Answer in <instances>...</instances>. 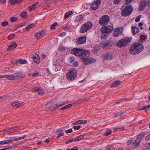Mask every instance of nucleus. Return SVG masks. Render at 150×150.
I'll list each match as a JSON object with an SVG mask.
<instances>
[{"label": "nucleus", "mask_w": 150, "mask_h": 150, "mask_svg": "<svg viewBox=\"0 0 150 150\" xmlns=\"http://www.w3.org/2000/svg\"><path fill=\"white\" fill-rule=\"evenodd\" d=\"M90 54V51L83 49L82 55V59L85 64H88L95 62L96 60L93 58H88Z\"/></svg>", "instance_id": "1"}, {"label": "nucleus", "mask_w": 150, "mask_h": 150, "mask_svg": "<svg viewBox=\"0 0 150 150\" xmlns=\"http://www.w3.org/2000/svg\"><path fill=\"white\" fill-rule=\"evenodd\" d=\"M77 73L76 70L74 68L70 69L66 74L67 78L69 80H74L76 77Z\"/></svg>", "instance_id": "2"}, {"label": "nucleus", "mask_w": 150, "mask_h": 150, "mask_svg": "<svg viewBox=\"0 0 150 150\" xmlns=\"http://www.w3.org/2000/svg\"><path fill=\"white\" fill-rule=\"evenodd\" d=\"M92 25V23L91 22H87L81 26L80 30V32L84 33L86 32L91 28Z\"/></svg>", "instance_id": "3"}, {"label": "nucleus", "mask_w": 150, "mask_h": 150, "mask_svg": "<svg viewBox=\"0 0 150 150\" xmlns=\"http://www.w3.org/2000/svg\"><path fill=\"white\" fill-rule=\"evenodd\" d=\"M132 11V8L130 6H127L122 10V15L123 16H127L130 14Z\"/></svg>", "instance_id": "4"}, {"label": "nucleus", "mask_w": 150, "mask_h": 150, "mask_svg": "<svg viewBox=\"0 0 150 150\" xmlns=\"http://www.w3.org/2000/svg\"><path fill=\"white\" fill-rule=\"evenodd\" d=\"M129 42L128 39H123L119 40L117 42L116 45L119 47H122L127 45Z\"/></svg>", "instance_id": "5"}, {"label": "nucleus", "mask_w": 150, "mask_h": 150, "mask_svg": "<svg viewBox=\"0 0 150 150\" xmlns=\"http://www.w3.org/2000/svg\"><path fill=\"white\" fill-rule=\"evenodd\" d=\"M109 21V17L107 15L103 16L99 20V23L101 25H104L107 24Z\"/></svg>", "instance_id": "6"}, {"label": "nucleus", "mask_w": 150, "mask_h": 150, "mask_svg": "<svg viewBox=\"0 0 150 150\" xmlns=\"http://www.w3.org/2000/svg\"><path fill=\"white\" fill-rule=\"evenodd\" d=\"M83 49L79 48H75L73 49L71 52L72 54H74L76 56H79L81 55Z\"/></svg>", "instance_id": "7"}, {"label": "nucleus", "mask_w": 150, "mask_h": 150, "mask_svg": "<svg viewBox=\"0 0 150 150\" xmlns=\"http://www.w3.org/2000/svg\"><path fill=\"white\" fill-rule=\"evenodd\" d=\"M46 34L45 31L44 30L38 32L37 33H36L35 35V36L36 39H38L44 36Z\"/></svg>", "instance_id": "8"}, {"label": "nucleus", "mask_w": 150, "mask_h": 150, "mask_svg": "<svg viewBox=\"0 0 150 150\" xmlns=\"http://www.w3.org/2000/svg\"><path fill=\"white\" fill-rule=\"evenodd\" d=\"M18 103L17 101L12 102L11 103V105L13 108L16 109L21 107L24 104L23 102Z\"/></svg>", "instance_id": "9"}, {"label": "nucleus", "mask_w": 150, "mask_h": 150, "mask_svg": "<svg viewBox=\"0 0 150 150\" xmlns=\"http://www.w3.org/2000/svg\"><path fill=\"white\" fill-rule=\"evenodd\" d=\"M101 28L102 32L105 31L108 33L111 32L113 30L112 24V25H107L105 27H103Z\"/></svg>", "instance_id": "10"}, {"label": "nucleus", "mask_w": 150, "mask_h": 150, "mask_svg": "<svg viewBox=\"0 0 150 150\" xmlns=\"http://www.w3.org/2000/svg\"><path fill=\"white\" fill-rule=\"evenodd\" d=\"M101 3V1L97 0L94 1L92 4L91 7L93 10H96L99 6Z\"/></svg>", "instance_id": "11"}, {"label": "nucleus", "mask_w": 150, "mask_h": 150, "mask_svg": "<svg viewBox=\"0 0 150 150\" xmlns=\"http://www.w3.org/2000/svg\"><path fill=\"white\" fill-rule=\"evenodd\" d=\"M134 44H133L131 46L130 48V52L132 54H137L139 53L138 52V50H137L136 48V47Z\"/></svg>", "instance_id": "12"}, {"label": "nucleus", "mask_w": 150, "mask_h": 150, "mask_svg": "<svg viewBox=\"0 0 150 150\" xmlns=\"http://www.w3.org/2000/svg\"><path fill=\"white\" fill-rule=\"evenodd\" d=\"M34 62L38 64L39 63L40 58L38 55L36 53H34L31 56Z\"/></svg>", "instance_id": "13"}, {"label": "nucleus", "mask_w": 150, "mask_h": 150, "mask_svg": "<svg viewBox=\"0 0 150 150\" xmlns=\"http://www.w3.org/2000/svg\"><path fill=\"white\" fill-rule=\"evenodd\" d=\"M32 91L33 92H38L40 95H42L44 93L42 89L40 87H38L33 88Z\"/></svg>", "instance_id": "14"}, {"label": "nucleus", "mask_w": 150, "mask_h": 150, "mask_svg": "<svg viewBox=\"0 0 150 150\" xmlns=\"http://www.w3.org/2000/svg\"><path fill=\"white\" fill-rule=\"evenodd\" d=\"M86 37L85 36L79 38L77 41V44H80L85 43L86 42Z\"/></svg>", "instance_id": "15"}, {"label": "nucleus", "mask_w": 150, "mask_h": 150, "mask_svg": "<svg viewBox=\"0 0 150 150\" xmlns=\"http://www.w3.org/2000/svg\"><path fill=\"white\" fill-rule=\"evenodd\" d=\"M136 48L138 50L139 53L141 52L144 49V46L143 45L140 43H136L135 44Z\"/></svg>", "instance_id": "16"}, {"label": "nucleus", "mask_w": 150, "mask_h": 150, "mask_svg": "<svg viewBox=\"0 0 150 150\" xmlns=\"http://www.w3.org/2000/svg\"><path fill=\"white\" fill-rule=\"evenodd\" d=\"M147 4V1L146 0H144L142 2L139 7V10L142 11L143 10Z\"/></svg>", "instance_id": "17"}, {"label": "nucleus", "mask_w": 150, "mask_h": 150, "mask_svg": "<svg viewBox=\"0 0 150 150\" xmlns=\"http://www.w3.org/2000/svg\"><path fill=\"white\" fill-rule=\"evenodd\" d=\"M103 58L106 60H111L113 58V55L112 54L108 53L104 55Z\"/></svg>", "instance_id": "18"}, {"label": "nucleus", "mask_w": 150, "mask_h": 150, "mask_svg": "<svg viewBox=\"0 0 150 150\" xmlns=\"http://www.w3.org/2000/svg\"><path fill=\"white\" fill-rule=\"evenodd\" d=\"M122 31L121 29L118 28L115 29L113 34L114 36L117 37L120 35Z\"/></svg>", "instance_id": "19"}, {"label": "nucleus", "mask_w": 150, "mask_h": 150, "mask_svg": "<svg viewBox=\"0 0 150 150\" xmlns=\"http://www.w3.org/2000/svg\"><path fill=\"white\" fill-rule=\"evenodd\" d=\"M17 46V45L15 42H13L8 47V50H11L15 47Z\"/></svg>", "instance_id": "20"}, {"label": "nucleus", "mask_w": 150, "mask_h": 150, "mask_svg": "<svg viewBox=\"0 0 150 150\" xmlns=\"http://www.w3.org/2000/svg\"><path fill=\"white\" fill-rule=\"evenodd\" d=\"M83 17L81 15L77 16L75 18V21L78 23H81L82 21Z\"/></svg>", "instance_id": "21"}, {"label": "nucleus", "mask_w": 150, "mask_h": 150, "mask_svg": "<svg viewBox=\"0 0 150 150\" xmlns=\"http://www.w3.org/2000/svg\"><path fill=\"white\" fill-rule=\"evenodd\" d=\"M132 32L134 35H135L139 31V29L134 26H132Z\"/></svg>", "instance_id": "22"}, {"label": "nucleus", "mask_w": 150, "mask_h": 150, "mask_svg": "<svg viewBox=\"0 0 150 150\" xmlns=\"http://www.w3.org/2000/svg\"><path fill=\"white\" fill-rule=\"evenodd\" d=\"M15 79H19L23 77V75L21 73H17L14 74Z\"/></svg>", "instance_id": "23"}, {"label": "nucleus", "mask_w": 150, "mask_h": 150, "mask_svg": "<svg viewBox=\"0 0 150 150\" xmlns=\"http://www.w3.org/2000/svg\"><path fill=\"white\" fill-rule=\"evenodd\" d=\"M87 121L86 120H79L76 122H75L73 124H85L87 123Z\"/></svg>", "instance_id": "24"}, {"label": "nucleus", "mask_w": 150, "mask_h": 150, "mask_svg": "<svg viewBox=\"0 0 150 150\" xmlns=\"http://www.w3.org/2000/svg\"><path fill=\"white\" fill-rule=\"evenodd\" d=\"M100 31L102 33L101 34V37L102 38H106V37L108 36V33L107 32L104 31L103 32H102V28L100 30Z\"/></svg>", "instance_id": "25"}, {"label": "nucleus", "mask_w": 150, "mask_h": 150, "mask_svg": "<svg viewBox=\"0 0 150 150\" xmlns=\"http://www.w3.org/2000/svg\"><path fill=\"white\" fill-rule=\"evenodd\" d=\"M141 139L137 138L136 139L133 143V144L135 146H137L139 145L141 142Z\"/></svg>", "instance_id": "26"}, {"label": "nucleus", "mask_w": 150, "mask_h": 150, "mask_svg": "<svg viewBox=\"0 0 150 150\" xmlns=\"http://www.w3.org/2000/svg\"><path fill=\"white\" fill-rule=\"evenodd\" d=\"M120 83V81L119 80L115 81L111 84L112 87H116L118 86Z\"/></svg>", "instance_id": "27"}, {"label": "nucleus", "mask_w": 150, "mask_h": 150, "mask_svg": "<svg viewBox=\"0 0 150 150\" xmlns=\"http://www.w3.org/2000/svg\"><path fill=\"white\" fill-rule=\"evenodd\" d=\"M6 78H7L8 79L11 80H14L15 79L14 75L11 74V75H6Z\"/></svg>", "instance_id": "28"}, {"label": "nucleus", "mask_w": 150, "mask_h": 150, "mask_svg": "<svg viewBox=\"0 0 150 150\" xmlns=\"http://www.w3.org/2000/svg\"><path fill=\"white\" fill-rule=\"evenodd\" d=\"M147 133L146 132H144L142 134H139L137 136V138H138L141 139V140L144 137V135Z\"/></svg>", "instance_id": "29"}, {"label": "nucleus", "mask_w": 150, "mask_h": 150, "mask_svg": "<svg viewBox=\"0 0 150 150\" xmlns=\"http://www.w3.org/2000/svg\"><path fill=\"white\" fill-rule=\"evenodd\" d=\"M40 73L39 72L35 71L34 73H30L29 74V76H39Z\"/></svg>", "instance_id": "30"}, {"label": "nucleus", "mask_w": 150, "mask_h": 150, "mask_svg": "<svg viewBox=\"0 0 150 150\" xmlns=\"http://www.w3.org/2000/svg\"><path fill=\"white\" fill-rule=\"evenodd\" d=\"M14 138L13 137H11L10 138V139L8 140L3 141L4 144H8L11 142L13 140H14Z\"/></svg>", "instance_id": "31"}, {"label": "nucleus", "mask_w": 150, "mask_h": 150, "mask_svg": "<svg viewBox=\"0 0 150 150\" xmlns=\"http://www.w3.org/2000/svg\"><path fill=\"white\" fill-rule=\"evenodd\" d=\"M63 103L62 102H60V103H58L55 104V106H54L52 107V109L54 110L56 108L59 107L61 106V105H63Z\"/></svg>", "instance_id": "32"}, {"label": "nucleus", "mask_w": 150, "mask_h": 150, "mask_svg": "<svg viewBox=\"0 0 150 150\" xmlns=\"http://www.w3.org/2000/svg\"><path fill=\"white\" fill-rule=\"evenodd\" d=\"M108 44L107 42H101L100 44V45L102 47L104 48L106 47Z\"/></svg>", "instance_id": "33"}, {"label": "nucleus", "mask_w": 150, "mask_h": 150, "mask_svg": "<svg viewBox=\"0 0 150 150\" xmlns=\"http://www.w3.org/2000/svg\"><path fill=\"white\" fill-rule=\"evenodd\" d=\"M62 67L61 64H56V68L55 70L56 71H59L61 69Z\"/></svg>", "instance_id": "34"}, {"label": "nucleus", "mask_w": 150, "mask_h": 150, "mask_svg": "<svg viewBox=\"0 0 150 150\" xmlns=\"http://www.w3.org/2000/svg\"><path fill=\"white\" fill-rule=\"evenodd\" d=\"M83 138V136L82 135H81L80 136L74 138L75 141H79L82 139Z\"/></svg>", "instance_id": "35"}, {"label": "nucleus", "mask_w": 150, "mask_h": 150, "mask_svg": "<svg viewBox=\"0 0 150 150\" xmlns=\"http://www.w3.org/2000/svg\"><path fill=\"white\" fill-rule=\"evenodd\" d=\"M72 105V104H69L64 106V107L61 108V110H64V109H67V108L71 107V106Z\"/></svg>", "instance_id": "36"}, {"label": "nucleus", "mask_w": 150, "mask_h": 150, "mask_svg": "<svg viewBox=\"0 0 150 150\" xmlns=\"http://www.w3.org/2000/svg\"><path fill=\"white\" fill-rule=\"evenodd\" d=\"M15 36L14 34H11L9 35L8 37V38L9 40H11Z\"/></svg>", "instance_id": "37"}, {"label": "nucleus", "mask_w": 150, "mask_h": 150, "mask_svg": "<svg viewBox=\"0 0 150 150\" xmlns=\"http://www.w3.org/2000/svg\"><path fill=\"white\" fill-rule=\"evenodd\" d=\"M21 15L23 18H26L27 17V13L25 11L22 12L21 13Z\"/></svg>", "instance_id": "38"}, {"label": "nucleus", "mask_w": 150, "mask_h": 150, "mask_svg": "<svg viewBox=\"0 0 150 150\" xmlns=\"http://www.w3.org/2000/svg\"><path fill=\"white\" fill-rule=\"evenodd\" d=\"M107 150H114L113 146L112 145H108L107 147Z\"/></svg>", "instance_id": "39"}, {"label": "nucleus", "mask_w": 150, "mask_h": 150, "mask_svg": "<svg viewBox=\"0 0 150 150\" xmlns=\"http://www.w3.org/2000/svg\"><path fill=\"white\" fill-rule=\"evenodd\" d=\"M33 26V24H31L28 25L27 27L26 28V30L27 31L30 28H32Z\"/></svg>", "instance_id": "40"}, {"label": "nucleus", "mask_w": 150, "mask_h": 150, "mask_svg": "<svg viewBox=\"0 0 150 150\" xmlns=\"http://www.w3.org/2000/svg\"><path fill=\"white\" fill-rule=\"evenodd\" d=\"M18 62L21 64H25L26 63V60H22L21 59H20L19 60Z\"/></svg>", "instance_id": "41"}, {"label": "nucleus", "mask_w": 150, "mask_h": 150, "mask_svg": "<svg viewBox=\"0 0 150 150\" xmlns=\"http://www.w3.org/2000/svg\"><path fill=\"white\" fill-rule=\"evenodd\" d=\"M8 22L6 21H4L1 22V25L3 26H6L8 24Z\"/></svg>", "instance_id": "42"}, {"label": "nucleus", "mask_w": 150, "mask_h": 150, "mask_svg": "<svg viewBox=\"0 0 150 150\" xmlns=\"http://www.w3.org/2000/svg\"><path fill=\"white\" fill-rule=\"evenodd\" d=\"M17 18L14 17H12L10 18L9 20L12 22H15L17 20Z\"/></svg>", "instance_id": "43"}, {"label": "nucleus", "mask_w": 150, "mask_h": 150, "mask_svg": "<svg viewBox=\"0 0 150 150\" xmlns=\"http://www.w3.org/2000/svg\"><path fill=\"white\" fill-rule=\"evenodd\" d=\"M124 129V127H121L119 128H115L114 129V130L116 132H117L118 131H120V130H122Z\"/></svg>", "instance_id": "44"}, {"label": "nucleus", "mask_w": 150, "mask_h": 150, "mask_svg": "<svg viewBox=\"0 0 150 150\" xmlns=\"http://www.w3.org/2000/svg\"><path fill=\"white\" fill-rule=\"evenodd\" d=\"M64 135V134L63 133H59L57 134V138H58L62 136H63Z\"/></svg>", "instance_id": "45"}, {"label": "nucleus", "mask_w": 150, "mask_h": 150, "mask_svg": "<svg viewBox=\"0 0 150 150\" xmlns=\"http://www.w3.org/2000/svg\"><path fill=\"white\" fill-rule=\"evenodd\" d=\"M82 126H81L77 125L74 127L73 128L74 129L76 130H78Z\"/></svg>", "instance_id": "46"}, {"label": "nucleus", "mask_w": 150, "mask_h": 150, "mask_svg": "<svg viewBox=\"0 0 150 150\" xmlns=\"http://www.w3.org/2000/svg\"><path fill=\"white\" fill-rule=\"evenodd\" d=\"M69 62L71 63L74 62H75V59L73 57H71L69 58Z\"/></svg>", "instance_id": "47"}, {"label": "nucleus", "mask_w": 150, "mask_h": 150, "mask_svg": "<svg viewBox=\"0 0 150 150\" xmlns=\"http://www.w3.org/2000/svg\"><path fill=\"white\" fill-rule=\"evenodd\" d=\"M57 23L56 22L54 23L51 26V28L52 29H53L57 25Z\"/></svg>", "instance_id": "48"}, {"label": "nucleus", "mask_w": 150, "mask_h": 150, "mask_svg": "<svg viewBox=\"0 0 150 150\" xmlns=\"http://www.w3.org/2000/svg\"><path fill=\"white\" fill-rule=\"evenodd\" d=\"M7 98L5 96L0 97V102Z\"/></svg>", "instance_id": "49"}, {"label": "nucleus", "mask_w": 150, "mask_h": 150, "mask_svg": "<svg viewBox=\"0 0 150 150\" xmlns=\"http://www.w3.org/2000/svg\"><path fill=\"white\" fill-rule=\"evenodd\" d=\"M145 146L147 149H150V143L146 144H145Z\"/></svg>", "instance_id": "50"}, {"label": "nucleus", "mask_w": 150, "mask_h": 150, "mask_svg": "<svg viewBox=\"0 0 150 150\" xmlns=\"http://www.w3.org/2000/svg\"><path fill=\"white\" fill-rule=\"evenodd\" d=\"M74 141H75L74 138L72 139H69L68 140H67L65 141V143L66 144H68L69 142H72Z\"/></svg>", "instance_id": "51"}, {"label": "nucleus", "mask_w": 150, "mask_h": 150, "mask_svg": "<svg viewBox=\"0 0 150 150\" xmlns=\"http://www.w3.org/2000/svg\"><path fill=\"white\" fill-rule=\"evenodd\" d=\"M65 132L67 133H70L72 132V130L70 128L68 130H66L65 131Z\"/></svg>", "instance_id": "52"}, {"label": "nucleus", "mask_w": 150, "mask_h": 150, "mask_svg": "<svg viewBox=\"0 0 150 150\" xmlns=\"http://www.w3.org/2000/svg\"><path fill=\"white\" fill-rule=\"evenodd\" d=\"M142 17V16L140 15L138 16L136 19L135 21L136 22H138L140 20V18Z\"/></svg>", "instance_id": "53"}, {"label": "nucleus", "mask_w": 150, "mask_h": 150, "mask_svg": "<svg viewBox=\"0 0 150 150\" xmlns=\"http://www.w3.org/2000/svg\"><path fill=\"white\" fill-rule=\"evenodd\" d=\"M145 139L147 141L150 140V134L145 137Z\"/></svg>", "instance_id": "54"}, {"label": "nucleus", "mask_w": 150, "mask_h": 150, "mask_svg": "<svg viewBox=\"0 0 150 150\" xmlns=\"http://www.w3.org/2000/svg\"><path fill=\"white\" fill-rule=\"evenodd\" d=\"M140 38L142 40H144L145 39L146 37L144 35H142L140 36Z\"/></svg>", "instance_id": "55"}, {"label": "nucleus", "mask_w": 150, "mask_h": 150, "mask_svg": "<svg viewBox=\"0 0 150 150\" xmlns=\"http://www.w3.org/2000/svg\"><path fill=\"white\" fill-rule=\"evenodd\" d=\"M15 129H13V128L11 129V130H9L8 131V132L11 133H13L16 132L15 131Z\"/></svg>", "instance_id": "56"}, {"label": "nucleus", "mask_w": 150, "mask_h": 150, "mask_svg": "<svg viewBox=\"0 0 150 150\" xmlns=\"http://www.w3.org/2000/svg\"><path fill=\"white\" fill-rule=\"evenodd\" d=\"M132 140H129L127 142V144L128 145H129L132 143Z\"/></svg>", "instance_id": "57"}, {"label": "nucleus", "mask_w": 150, "mask_h": 150, "mask_svg": "<svg viewBox=\"0 0 150 150\" xmlns=\"http://www.w3.org/2000/svg\"><path fill=\"white\" fill-rule=\"evenodd\" d=\"M111 132H112L111 131H109V132H107L106 133L105 135L106 136H108L110 135L111 134Z\"/></svg>", "instance_id": "58"}, {"label": "nucleus", "mask_w": 150, "mask_h": 150, "mask_svg": "<svg viewBox=\"0 0 150 150\" xmlns=\"http://www.w3.org/2000/svg\"><path fill=\"white\" fill-rule=\"evenodd\" d=\"M14 129H15V131H16V132H18L19 131L20 129V128L19 127H15Z\"/></svg>", "instance_id": "59"}, {"label": "nucleus", "mask_w": 150, "mask_h": 150, "mask_svg": "<svg viewBox=\"0 0 150 150\" xmlns=\"http://www.w3.org/2000/svg\"><path fill=\"white\" fill-rule=\"evenodd\" d=\"M69 16L68 15V13L67 12L65 15L64 18L65 19L67 18H69Z\"/></svg>", "instance_id": "60"}, {"label": "nucleus", "mask_w": 150, "mask_h": 150, "mask_svg": "<svg viewBox=\"0 0 150 150\" xmlns=\"http://www.w3.org/2000/svg\"><path fill=\"white\" fill-rule=\"evenodd\" d=\"M23 0H16L15 1V3L17 4H19L21 3Z\"/></svg>", "instance_id": "61"}, {"label": "nucleus", "mask_w": 150, "mask_h": 150, "mask_svg": "<svg viewBox=\"0 0 150 150\" xmlns=\"http://www.w3.org/2000/svg\"><path fill=\"white\" fill-rule=\"evenodd\" d=\"M38 4V2H36L33 4V5H32V6L33 7H34V8H35V6H36L37 4Z\"/></svg>", "instance_id": "62"}, {"label": "nucleus", "mask_w": 150, "mask_h": 150, "mask_svg": "<svg viewBox=\"0 0 150 150\" xmlns=\"http://www.w3.org/2000/svg\"><path fill=\"white\" fill-rule=\"evenodd\" d=\"M26 137L25 135H24L22 137H18V139H21L25 138Z\"/></svg>", "instance_id": "63"}, {"label": "nucleus", "mask_w": 150, "mask_h": 150, "mask_svg": "<svg viewBox=\"0 0 150 150\" xmlns=\"http://www.w3.org/2000/svg\"><path fill=\"white\" fill-rule=\"evenodd\" d=\"M61 132V131H63V129H62V128H60V129H57V130H56V132Z\"/></svg>", "instance_id": "64"}]
</instances>
